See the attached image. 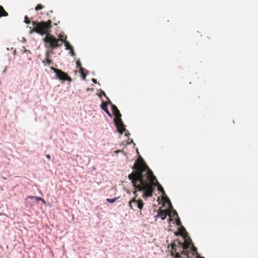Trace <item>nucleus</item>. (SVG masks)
<instances>
[{"label": "nucleus", "instance_id": "obj_22", "mask_svg": "<svg viewBox=\"0 0 258 258\" xmlns=\"http://www.w3.org/2000/svg\"><path fill=\"white\" fill-rule=\"evenodd\" d=\"M76 64H77V67L79 68V70L80 69V68H83L81 66V62L79 60H78L76 62Z\"/></svg>", "mask_w": 258, "mask_h": 258}, {"label": "nucleus", "instance_id": "obj_5", "mask_svg": "<svg viewBox=\"0 0 258 258\" xmlns=\"http://www.w3.org/2000/svg\"><path fill=\"white\" fill-rule=\"evenodd\" d=\"M43 40L45 43L46 47L53 49L61 46L64 41L62 38L56 39L50 33L45 36Z\"/></svg>", "mask_w": 258, "mask_h": 258}, {"label": "nucleus", "instance_id": "obj_18", "mask_svg": "<svg viewBox=\"0 0 258 258\" xmlns=\"http://www.w3.org/2000/svg\"><path fill=\"white\" fill-rule=\"evenodd\" d=\"M116 198H115L114 199H107L106 201L110 203H113L116 201Z\"/></svg>", "mask_w": 258, "mask_h": 258}, {"label": "nucleus", "instance_id": "obj_23", "mask_svg": "<svg viewBox=\"0 0 258 258\" xmlns=\"http://www.w3.org/2000/svg\"><path fill=\"white\" fill-rule=\"evenodd\" d=\"M46 158H47V159H49V160L50 159L51 157H50V155L49 154H47V155H46Z\"/></svg>", "mask_w": 258, "mask_h": 258}, {"label": "nucleus", "instance_id": "obj_6", "mask_svg": "<svg viewBox=\"0 0 258 258\" xmlns=\"http://www.w3.org/2000/svg\"><path fill=\"white\" fill-rule=\"evenodd\" d=\"M135 191H134V195H135V197L131 200L128 204V206L131 209H133L134 210H135V208H138L140 210V211L141 212L142 209H143L144 203L141 200H137V191H139L137 189H136L134 187Z\"/></svg>", "mask_w": 258, "mask_h": 258}, {"label": "nucleus", "instance_id": "obj_16", "mask_svg": "<svg viewBox=\"0 0 258 258\" xmlns=\"http://www.w3.org/2000/svg\"><path fill=\"white\" fill-rule=\"evenodd\" d=\"M42 62L45 66L47 64L50 65L53 63L52 61L48 58V55H47L46 59L42 61Z\"/></svg>", "mask_w": 258, "mask_h": 258}, {"label": "nucleus", "instance_id": "obj_20", "mask_svg": "<svg viewBox=\"0 0 258 258\" xmlns=\"http://www.w3.org/2000/svg\"><path fill=\"white\" fill-rule=\"evenodd\" d=\"M24 22L26 24H30L31 23L29 18L27 16L25 17Z\"/></svg>", "mask_w": 258, "mask_h": 258}, {"label": "nucleus", "instance_id": "obj_15", "mask_svg": "<svg viewBox=\"0 0 258 258\" xmlns=\"http://www.w3.org/2000/svg\"><path fill=\"white\" fill-rule=\"evenodd\" d=\"M167 213H168V215L170 217V220H171V218H170L171 217H174L175 216H176L177 217H178L176 211L174 209H173L170 211H167Z\"/></svg>", "mask_w": 258, "mask_h": 258}, {"label": "nucleus", "instance_id": "obj_17", "mask_svg": "<svg viewBox=\"0 0 258 258\" xmlns=\"http://www.w3.org/2000/svg\"><path fill=\"white\" fill-rule=\"evenodd\" d=\"M27 198H29V199H35L36 200V201H42L43 204L45 203V202L44 200V199H43L42 198H41L40 197H36V196H28L27 197Z\"/></svg>", "mask_w": 258, "mask_h": 258}, {"label": "nucleus", "instance_id": "obj_19", "mask_svg": "<svg viewBox=\"0 0 258 258\" xmlns=\"http://www.w3.org/2000/svg\"><path fill=\"white\" fill-rule=\"evenodd\" d=\"M43 7H43L42 5H41V4H39V5H38L35 7V10H36V11H39V10H40L42 9L43 8Z\"/></svg>", "mask_w": 258, "mask_h": 258}, {"label": "nucleus", "instance_id": "obj_10", "mask_svg": "<svg viewBox=\"0 0 258 258\" xmlns=\"http://www.w3.org/2000/svg\"><path fill=\"white\" fill-rule=\"evenodd\" d=\"M108 103H109V101L108 102L103 101V102L101 104L100 106H101V108H102V109H103L107 114V115L109 117H111L112 115L110 113V112H109V111L108 110V109H107Z\"/></svg>", "mask_w": 258, "mask_h": 258}, {"label": "nucleus", "instance_id": "obj_2", "mask_svg": "<svg viewBox=\"0 0 258 258\" xmlns=\"http://www.w3.org/2000/svg\"><path fill=\"white\" fill-rule=\"evenodd\" d=\"M32 23L33 27V28L30 27L31 34L36 33L42 36H46L49 34L52 27L51 20H49L46 22L32 21Z\"/></svg>", "mask_w": 258, "mask_h": 258}, {"label": "nucleus", "instance_id": "obj_11", "mask_svg": "<svg viewBox=\"0 0 258 258\" xmlns=\"http://www.w3.org/2000/svg\"><path fill=\"white\" fill-rule=\"evenodd\" d=\"M167 215H168L167 211L160 210L158 212V216L160 217L162 220H164L166 218Z\"/></svg>", "mask_w": 258, "mask_h": 258}, {"label": "nucleus", "instance_id": "obj_9", "mask_svg": "<svg viewBox=\"0 0 258 258\" xmlns=\"http://www.w3.org/2000/svg\"><path fill=\"white\" fill-rule=\"evenodd\" d=\"M187 232L185 229V228L181 226V227L179 229V231L176 234V235H180L184 238V240L185 239H188V238H190L189 237H187V236L186 235Z\"/></svg>", "mask_w": 258, "mask_h": 258}, {"label": "nucleus", "instance_id": "obj_13", "mask_svg": "<svg viewBox=\"0 0 258 258\" xmlns=\"http://www.w3.org/2000/svg\"><path fill=\"white\" fill-rule=\"evenodd\" d=\"M8 16V13L4 10V8L0 6V18Z\"/></svg>", "mask_w": 258, "mask_h": 258}, {"label": "nucleus", "instance_id": "obj_7", "mask_svg": "<svg viewBox=\"0 0 258 258\" xmlns=\"http://www.w3.org/2000/svg\"><path fill=\"white\" fill-rule=\"evenodd\" d=\"M51 70L55 73L56 77L59 80L62 81H68L70 82L72 81V79L68 75L62 70L52 67Z\"/></svg>", "mask_w": 258, "mask_h": 258}, {"label": "nucleus", "instance_id": "obj_1", "mask_svg": "<svg viewBox=\"0 0 258 258\" xmlns=\"http://www.w3.org/2000/svg\"><path fill=\"white\" fill-rule=\"evenodd\" d=\"M132 168L134 171L128 177L131 180L134 187L139 191L143 192V198L146 199L152 197L156 186H157L159 191L165 194L163 187L141 157L137 160Z\"/></svg>", "mask_w": 258, "mask_h": 258}, {"label": "nucleus", "instance_id": "obj_21", "mask_svg": "<svg viewBox=\"0 0 258 258\" xmlns=\"http://www.w3.org/2000/svg\"><path fill=\"white\" fill-rule=\"evenodd\" d=\"M176 225L177 226H181V222L179 218V217H178V219L176 220Z\"/></svg>", "mask_w": 258, "mask_h": 258}, {"label": "nucleus", "instance_id": "obj_24", "mask_svg": "<svg viewBox=\"0 0 258 258\" xmlns=\"http://www.w3.org/2000/svg\"><path fill=\"white\" fill-rule=\"evenodd\" d=\"M92 81L95 84L97 83V80L95 79H92Z\"/></svg>", "mask_w": 258, "mask_h": 258}, {"label": "nucleus", "instance_id": "obj_12", "mask_svg": "<svg viewBox=\"0 0 258 258\" xmlns=\"http://www.w3.org/2000/svg\"><path fill=\"white\" fill-rule=\"evenodd\" d=\"M63 42H64V44H65V46L66 47V49H68V50H71V53L72 55H75V53H74V50H73V48L72 46V45L70 44V43L69 42L66 41L65 40H64Z\"/></svg>", "mask_w": 258, "mask_h": 258}, {"label": "nucleus", "instance_id": "obj_4", "mask_svg": "<svg viewBox=\"0 0 258 258\" xmlns=\"http://www.w3.org/2000/svg\"><path fill=\"white\" fill-rule=\"evenodd\" d=\"M109 103L111 104L112 111L115 116L114 119V123L117 128L118 132L122 134L125 131V125H124L121 119V115L117 107L115 105L111 103L109 100Z\"/></svg>", "mask_w": 258, "mask_h": 258}, {"label": "nucleus", "instance_id": "obj_26", "mask_svg": "<svg viewBox=\"0 0 258 258\" xmlns=\"http://www.w3.org/2000/svg\"><path fill=\"white\" fill-rule=\"evenodd\" d=\"M101 93H102L103 95H104L105 97H107L106 95V94H105V93L104 91H102Z\"/></svg>", "mask_w": 258, "mask_h": 258}, {"label": "nucleus", "instance_id": "obj_3", "mask_svg": "<svg viewBox=\"0 0 258 258\" xmlns=\"http://www.w3.org/2000/svg\"><path fill=\"white\" fill-rule=\"evenodd\" d=\"M188 241L189 239H185L183 243L177 240H174L171 244V255L175 258H181L184 252L187 251Z\"/></svg>", "mask_w": 258, "mask_h": 258}, {"label": "nucleus", "instance_id": "obj_25", "mask_svg": "<svg viewBox=\"0 0 258 258\" xmlns=\"http://www.w3.org/2000/svg\"><path fill=\"white\" fill-rule=\"evenodd\" d=\"M167 201H168V202L169 204H170V206H171V207L172 208V205H171V202H170V200H169L168 198H167Z\"/></svg>", "mask_w": 258, "mask_h": 258}, {"label": "nucleus", "instance_id": "obj_8", "mask_svg": "<svg viewBox=\"0 0 258 258\" xmlns=\"http://www.w3.org/2000/svg\"><path fill=\"white\" fill-rule=\"evenodd\" d=\"M188 241V246L187 248V251H184L183 255L186 256V258L192 257L197 253V249L191 243V240L190 238Z\"/></svg>", "mask_w": 258, "mask_h": 258}, {"label": "nucleus", "instance_id": "obj_27", "mask_svg": "<svg viewBox=\"0 0 258 258\" xmlns=\"http://www.w3.org/2000/svg\"><path fill=\"white\" fill-rule=\"evenodd\" d=\"M130 135V133L128 131H127L125 133V135L126 136H128V135Z\"/></svg>", "mask_w": 258, "mask_h": 258}, {"label": "nucleus", "instance_id": "obj_14", "mask_svg": "<svg viewBox=\"0 0 258 258\" xmlns=\"http://www.w3.org/2000/svg\"><path fill=\"white\" fill-rule=\"evenodd\" d=\"M85 71H86L83 68H81L79 70V72L80 73L81 76L83 80L86 79V77L87 75V74L85 72Z\"/></svg>", "mask_w": 258, "mask_h": 258}, {"label": "nucleus", "instance_id": "obj_28", "mask_svg": "<svg viewBox=\"0 0 258 258\" xmlns=\"http://www.w3.org/2000/svg\"><path fill=\"white\" fill-rule=\"evenodd\" d=\"M199 257H200V258H204V257H200V256H199Z\"/></svg>", "mask_w": 258, "mask_h": 258}]
</instances>
